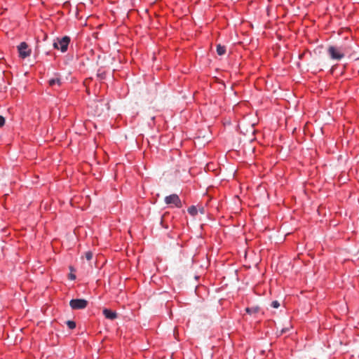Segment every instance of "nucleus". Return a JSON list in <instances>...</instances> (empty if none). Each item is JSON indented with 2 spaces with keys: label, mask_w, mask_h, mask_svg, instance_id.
Segmentation results:
<instances>
[{
  "label": "nucleus",
  "mask_w": 359,
  "mask_h": 359,
  "mask_svg": "<svg viewBox=\"0 0 359 359\" xmlns=\"http://www.w3.org/2000/svg\"><path fill=\"white\" fill-rule=\"evenodd\" d=\"M344 50L345 49L342 47H336L333 46H330L327 48V53L330 57L332 60H340L344 57Z\"/></svg>",
  "instance_id": "f257e3e1"
},
{
  "label": "nucleus",
  "mask_w": 359,
  "mask_h": 359,
  "mask_svg": "<svg viewBox=\"0 0 359 359\" xmlns=\"http://www.w3.org/2000/svg\"><path fill=\"white\" fill-rule=\"evenodd\" d=\"M70 38L65 36L60 39H57L53 43V47L56 49L60 50L62 53H65L67 50Z\"/></svg>",
  "instance_id": "f03ea898"
},
{
  "label": "nucleus",
  "mask_w": 359,
  "mask_h": 359,
  "mask_svg": "<svg viewBox=\"0 0 359 359\" xmlns=\"http://www.w3.org/2000/svg\"><path fill=\"white\" fill-rule=\"evenodd\" d=\"M18 50L20 57L22 59L29 56L32 53V50L29 48L26 42H21L18 46Z\"/></svg>",
  "instance_id": "7ed1b4c3"
},
{
  "label": "nucleus",
  "mask_w": 359,
  "mask_h": 359,
  "mask_svg": "<svg viewBox=\"0 0 359 359\" xmlns=\"http://www.w3.org/2000/svg\"><path fill=\"white\" fill-rule=\"evenodd\" d=\"M69 305L74 310L83 309L87 306L88 302L83 299H75L70 301Z\"/></svg>",
  "instance_id": "20e7f679"
},
{
  "label": "nucleus",
  "mask_w": 359,
  "mask_h": 359,
  "mask_svg": "<svg viewBox=\"0 0 359 359\" xmlns=\"http://www.w3.org/2000/svg\"><path fill=\"white\" fill-rule=\"evenodd\" d=\"M165 203L167 205H174L177 208H181L182 205L178 195L175 194L166 196L165 198Z\"/></svg>",
  "instance_id": "39448f33"
},
{
  "label": "nucleus",
  "mask_w": 359,
  "mask_h": 359,
  "mask_svg": "<svg viewBox=\"0 0 359 359\" xmlns=\"http://www.w3.org/2000/svg\"><path fill=\"white\" fill-rule=\"evenodd\" d=\"M48 83L50 86H54L55 85L60 86L62 85V81L59 77H56L50 79L48 81Z\"/></svg>",
  "instance_id": "423d86ee"
},
{
  "label": "nucleus",
  "mask_w": 359,
  "mask_h": 359,
  "mask_svg": "<svg viewBox=\"0 0 359 359\" xmlns=\"http://www.w3.org/2000/svg\"><path fill=\"white\" fill-rule=\"evenodd\" d=\"M217 53L219 55H223L226 53V47L222 46L221 44H218L217 46Z\"/></svg>",
  "instance_id": "0eeeda50"
},
{
  "label": "nucleus",
  "mask_w": 359,
  "mask_h": 359,
  "mask_svg": "<svg viewBox=\"0 0 359 359\" xmlns=\"http://www.w3.org/2000/svg\"><path fill=\"white\" fill-rule=\"evenodd\" d=\"M103 314L106 318L112 320V311L108 309H103Z\"/></svg>",
  "instance_id": "6e6552de"
},
{
  "label": "nucleus",
  "mask_w": 359,
  "mask_h": 359,
  "mask_svg": "<svg viewBox=\"0 0 359 359\" xmlns=\"http://www.w3.org/2000/svg\"><path fill=\"white\" fill-rule=\"evenodd\" d=\"M188 212L192 215V216H195L197 215V212H198V210H197V208L196 206L194 205H191L190 206L188 210H187Z\"/></svg>",
  "instance_id": "1a4fd4ad"
},
{
  "label": "nucleus",
  "mask_w": 359,
  "mask_h": 359,
  "mask_svg": "<svg viewBox=\"0 0 359 359\" xmlns=\"http://www.w3.org/2000/svg\"><path fill=\"white\" fill-rule=\"evenodd\" d=\"M245 311L249 314H252L258 312L259 308L258 307H252V308H246Z\"/></svg>",
  "instance_id": "9d476101"
},
{
  "label": "nucleus",
  "mask_w": 359,
  "mask_h": 359,
  "mask_svg": "<svg viewBox=\"0 0 359 359\" xmlns=\"http://www.w3.org/2000/svg\"><path fill=\"white\" fill-rule=\"evenodd\" d=\"M93 253L92 251H88L85 252V257L88 261H90L93 258Z\"/></svg>",
  "instance_id": "9b49d317"
},
{
  "label": "nucleus",
  "mask_w": 359,
  "mask_h": 359,
  "mask_svg": "<svg viewBox=\"0 0 359 359\" xmlns=\"http://www.w3.org/2000/svg\"><path fill=\"white\" fill-rule=\"evenodd\" d=\"M67 325L68 327L71 330L74 329L76 327V323L74 321L68 320L67 321Z\"/></svg>",
  "instance_id": "f8f14e48"
},
{
  "label": "nucleus",
  "mask_w": 359,
  "mask_h": 359,
  "mask_svg": "<svg viewBox=\"0 0 359 359\" xmlns=\"http://www.w3.org/2000/svg\"><path fill=\"white\" fill-rule=\"evenodd\" d=\"M271 306L273 308L278 309L280 306V303L277 300L273 301L271 302Z\"/></svg>",
  "instance_id": "ddd939ff"
},
{
  "label": "nucleus",
  "mask_w": 359,
  "mask_h": 359,
  "mask_svg": "<svg viewBox=\"0 0 359 359\" xmlns=\"http://www.w3.org/2000/svg\"><path fill=\"white\" fill-rule=\"evenodd\" d=\"M5 124V118L2 116H0V127H2Z\"/></svg>",
  "instance_id": "4468645a"
},
{
  "label": "nucleus",
  "mask_w": 359,
  "mask_h": 359,
  "mask_svg": "<svg viewBox=\"0 0 359 359\" xmlns=\"http://www.w3.org/2000/svg\"><path fill=\"white\" fill-rule=\"evenodd\" d=\"M69 278L71 280H74L76 278V276L74 274L70 273L69 274Z\"/></svg>",
  "instance_id": "2eb2a0df"
},
{
  "label": "nucleus",
  "mask_w": 359,
  "mask_h": 359,
  "mask_svg": "<svg viewBox=\"0 0 359 359\" xmlns=\"http://www.w3.org/2000/svg\"><path fill=\"white\" fill-rule=\"evenodd\" d=\"M287 329H283L281 332L282 333H285V332H287Z\"/></svg>",
  "instance_id": "dca6fc26"
},
{
  "label": "nucleus",
  "mask_w": 359,
  "mask_h": 359,
  "mask_svg": "<svg viewBox=\"0 0 359 359\" xmlns=\"http://www.w3.org/2000/svg\"><path fill=\"white\" fill-rule=\"evenodd\" d=\"M200 212L203 214L204 213V209L203 208H202L201 210H200Z\"/></svg>",
  "instance_id": "f3484780"
},
{
  "label": "nucleus",
  "mask_w": 359,
  "mask_h": 359,
  "mask_svg": "<svg viewBox=\"0 0 359 359\" xmlns=\"http://www.w3.org/2000/svg\"><path fill=\"white\" fill-rule=\"evenodd\" d=\"M113 316H114V319L116 318V313L114 311Z\"/></svg>",
  "instance_id": "a211bd4d"
}]
</instances>
